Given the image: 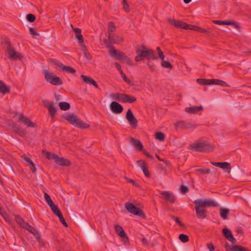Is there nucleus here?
Instances as JSON below:
<instances>
[{
  "label": "nucleus",
  "instance_id": "1",
  "mask_svg": "<svg viewBox=\"0 0 251 251\" xmlns=\"http://www.w3.org/2000/svg\"><path fill=\"white\" fill-rule=\"evenodd\" d=\"M136 53L137 55L135 58V60L136 62L143 61L145 58L148 60H156L157 59L154 50L151 49H148L144 45L137 49Z\"/></svg>",
  "mask_w": 251,
  "mask_h": 251
},
{
  "label": "nucleus",
  "instance_id": "2",
  "mask_svg": "<svg viewBox=\"0 0 251 251\" xmlns=\"http://www.w3.org/2000/svg\"><path fill=\"white\" fill-rule=\"evenodd\" d=\"M214 146L203 138L197 140L190 145V149L198 152H211L214 150Z\"/></svg>",
  "mask_w": 251,
  "mask_h": 251
},
{
  "label": "nucleus",
  "instance_id": "3",
  "mask_svg": "<svg viewBox=\"0 0 251 251\" xmlns=\"http://www.w3.org/2000/svg\"><path fill=\"white\" fill-rule=\"evenodd\" d=\"M62 117L75 126L82 129L88 128L90 127L89 124L81 121L73 113H66Z\"/></svg>",
  "mask_w": 251,
  "mask_h": 251
},
{
  "label": "nucleus",
  "instance_id": "4",
  "mask_svg": "<svg viewBox=\"0 0 251 251\" xmlns=\"http://www.w3.org/2000/svg\"><path fill=\"white\" fill-rule=\"evenodd\" d=\"M43 73L45 75V78L48 83L55 86L61 85L63 84L61 79L52 73H50L47 70H44Z\"/></svg>",
  "mask_w": 251,
  "mask_h": 251
},
{
  "label": "nucleus",
  "instance_id": "5",
  "mask_svg": "<svg viewBox=\"0 0 251 251\" xmlns=\"http://www.w3.org/2000/svg\"><path fill=\"white\" fill-rule=\"evenodd\" d=\"M4 42L6 45V50L9 55V58L11 60L20 59L23 58V56L20 53L17 52L16 50L11 46L9 39L7 38H4Z\"/></svg>",
  "mask_w": 251,
  "mask_h": 251
},
{
  "label": "nucleus",
  "instance_id": "6",
  "mask_svg": "<svg viewBox=\"0 0 251 251\" xmlns=\"http://www.w3.org/2000/svg\"><path fill=\"white\" fill-rule=\"evenodd\" d=\"M194 203L195 207L203 208L206 207H217L218 203L211 199H205L204 201L201 199H197L194 201Z\"/></svg>",
  "mask_w": 251,
  "mask_h": 251
},
{
  "label": "nucleus",
  "instance_id": "7",
  "mask_svg": "<svg viewBox=\"0 0 251 251\" xmlns=\"http://www.w3.org/2000/svg\"><path fill=\"white\" fill-rule=\"evenodd\" d=\"M123 41V38L116 34H112L110 36H108V39H104L103 42L107 44L106 47L107 48H111L110 50L114 49V47L112 46V44H120Z\"/></svg>",
  "mask_w": 251,
  "mask_h": 251
},
{
  "label": "nucleus",
  "instance_id": "8",
  "mask_svg": "<svg viewBox=\"0 0 251 251\" xmlns=\"http://www.w3.org/2000/svg\"><path fill=\"white\" fill-rule=\"evenodd\" d=\"M125 207L129 213L143 218H146V215L143 211L139 208L136 207L133 204L127 202L125 203Z\"/></svg>",
  "mask_w": 251,
  "mask_h": 251
},
{
  "label": "nucleus",
  "instance_id": "9",
  "mask_svg": "<svg viewBox=\"0 0 251 251\" xmlns=\"http://www.w3.org/2000/svg\"><path fill=\"white\" fill-rule=\"evenodd\" d=\"M49 62L50 63L54 65L56 67L60 68V70L65 73L73 74L76 72L75 69L70 66L64 65L59 60L54 59H50L49 60Z\"/></svg>",
  "mask_w": 251,
  "mask_h": 251
},
{
  "label": "nucleus",
  "instance_id": "10",
  "mask_svg": "<svg viewBox=\"0 0 251 251\" xmlns=\"http://www.w3.org/2000/svg\"><path fill=\"white\" fill-rule=\"evenodd\" d=\"M109 52L111 56L115 57L118 60L123 61L130 65H132L130 58L123 52L112 49L109 50Z\"/></svg>",
  "mask_w": 251,
  "mask_h": 251
},
{
  "label": "nucleus",
  "instance_id": "11",
  "mask_svg": "<svg viewBox=\"0 0 251 251\" xmlns=\"http://www.w3.org/2000/svg\"><path fill=\"white\" fill-rule=\"evenodd\" d=\"M126 118L131 126L133 128L137 127L138 121L130 109H128Z\"/></svg>",
  "mask_w": 251,
  "mask_h": 251
},
{
  "label": "nucleus",
  "instance_id": "12",
  "mask_svg": "<svg viewBox=\"0 0 251 251\" xmlns=\"http://www.w3.org/2000/svg\"><path fill=\"white\" fill-rule=\"evenodd\" d=\"M114 228L116 232L118 234V235L122 238L123 241L125 243H126L128 242L129 239L127 236L126 233L125 232L124 230L123 229L122 226L119 225H115Z\"/></svg>",
  "mask_w": 251,
  "mask_h": 251
},
{
  "label": "nucleus",
  "instance_id": "13",
  "mask_svg": "<svg viewBox=\"0 0 251 251\" xmlns=\"http://www.w3.org/2000/svg\"><path fill=\"white\" fill-rule=\"evenodd\" d=\"M174 126L176 129L179 128L183 129H190L195 128L196 127L195 125H193L190 122H186L184 121L177 122L174 124Z\"/></svg>",
  "mask_w": 251,
  "mask_h": 251
},
{
  "label": "nucleus",
  "instance_id": "14",
  "mask_svg": "<svg viewBox=\"0 0 251 251\" xmlns=\"http://www.w3.org/2000/svg\"><path fill=\"white\" fill-rule=\"evenodd\" d=\"M18 122L23 123L29 127H33L35 126V124L33 123L27 117L23 114H18Z\"/></svg>",
  "mask_w": 251,
  "mask_h": 251
},
{
  "label": "nucleus",
  "instance_id": "15",
  "mask_svg": "<svg viewBox=\"0 0 251 251\" xmlns=\"http://www.w3.org/2000/svg\"><path fill=\"white\" fill-rule=\"evenodd\" d=\"M226 251H250L248 248L239 245H230L228 243L225 245Z\"/></svg>",
  "mask_w": 251,
  "mask_h": 251
},
{
  "label": "nucleus",
  "instance_id": "16",
  "mask_svg": "<svg viewBox=\"0 0 251 251\" xmlns=\"http://www.w3.org/2000/svg\"><path fill=\"white\" fill-rule=\"evenodd\" d=\"M211 163L216 167L224 169L225 172L229 174L231 172V166L229 163L227 162H211Z\"/></svg>",
  "mask_w": 251,
  "mask_h": 251
},
{
  "label": "nucleus",
  "instance_id": "17",
  "mask_svg": "<svg viewBox=\"0 0 251 251\" xmlns=\"http://www.w3.org/2000/svg\"><path fill=\"white\" fill-rule=\"evenodd\" d=\"M167 21L169 23L177 28L184 29V26H185L186 23L182 21L176 20L174 19L169 18L167 19Z\"/></svg>",
  "mask_w": 251,
  "mask_h": 251
},
{
  "label": "nucleus",
  "instance_id": "18",
  "mask_svg": "<svg viewBox=\"0 0 251 251\" xmlns=\"http://www.w3.org/2000/svg\"><path fill=\"white\" fill-rule=\"evenodd\" d=\"M110 108L111 111L116 114L121 113L123 111V106L115 101H112L110 105Z\"/></svg>",
  "mask_w": 251,
  "mask_h": 251
},
{
  "label": "nucleus",
  "instance_id": "19",
  "mask_svg": "<svg viewBox=\"0 0 251 251\" xmlns=\"http://www.w3.org/2000/svg\"><path fill=\"white\" fill-rule=\"evenodd\" d=\"M223 233L225 237L231 242L232 244H235L236 242V239L234 237L231 231L227 228L223 229Z\"/></svg>",
  "mask_w": 251,
  "mask_h": 251
},
{
  "label": "nucleus",
  "instance_id": "20",
  "mask_svg": "<svg viewBox=\"0 0 251 251\" xmlns=\"http://www.w3.org/2000/svg\"><path fill=\"white\" fill-rule=\"evenodd\" d=\"M161 194L164 200L167 201L171 203H174L175 202V196L171 192L169 191H162Z\"/></svg>",
  "mask_w": 251,
  "mask_h": 251
},
{
  "label": "nucleus",
  "instance_id": "21",
  "mask_svg": "<svg viewBox=\"0 0 251 251\" xmlns=\"http://www.w3.org/2000/svg\"><path fill=\"white\" fill-rule=\"evenodd\" d=\"M44 104L45 107L48 109L50 117L53 118L56 114L57 111L53 103L50 101H46Z\"/></svg>",
  "mask_w": 251,
  "mask_h": 251
},
{
  "label": "nucleus",
  "instance_id": "22",
  "mask_svg": "<svg viewBox=\"0 0 251 251\" xmlns=\"http://www.w3.org/2000/svg\"><path fill=\"white\" fill-rule=\"evenodd\" d=\"M138 165L142 168L145 176L149 178L151 176L150 173L148 170V166L144 161L139 160L137 161Z\"/></svg>",
  "mask_w": 251,
  "mask_h": 251
},
{
  "label": "nucleus",
  "instance_id": "23",
  "mask_svg": "<svg viewBox=\"0 0 251 251\" xmlns=\"http://www.w3.org/2000/svg\"><path fill=\"white\" fill-rule=\"evenodd\" d=\"M55 162L60 166H68L71 165V162L68 159L59 157L58 155L56 156Z\"/></svg>",
  "mask_w": 251,
  "mask_h": 251
},
{
  "label": "nucleus",
  "instance_id": "24",
  "mask_svg": "<svg viewBox=\"0 0 251 251\" xmlns=\"http://www.w3.org/2000/svg\"><path fill=\"white\" fill-rule=\"evenodd\" d=\"M196 216L198 218L204 219L207 216V211L203 209L195 207Z\"/></svg>",
  "mask_w": 251,
  "mask_h": 251
},
{
  "label": "nucleus",
  "instance_id": "25",
  "mask_svg": "<svg viewBox=\"0 0 251 251\" xmlns=\"http://www.w3.org/2000/svg\"><path fill=\"white\" fill-rule=\"evenodd\" d=\"M130 142L134 146L135 149L139 151L143 150V145L140 140L131 137L130 138Z\"/></svg>",
  "mask_w": 251,
  "mask_h": 251
},
{
  "label": "nucleus",
  "instance_id": "26",
  "mask_svg": "<svg viewBox=\"0 0 251 251\" xmlns=\"http://www.w3.org/2000/svg\"><path fill=\"white\" fill-rule=\"evenodd\" d=\"M136 101V98L134 96H130L128 94H123L122 102L133 103Z\"/></svg>",
  "mask_w": 251,
  "mask_h": 251
},
{
  "label": "nucleus",
  "instance_id": "27",
  "mask_svg": "<svg viewBox=\"0 0 251 251\" xmlns=\"http://www.w3.org/2000/svg\"><path fill=\"white\" fill-rule=\"evenodd\" d=\"M115 65L116 67L117 68V69L118 70V71L120 72V74L121 75L122 77L123 78V79L124 80V81H125L128 84H131V80L129 79H128L126 77V75L124 73L123 70L121 69V66L120 64H119L118 63L116 62V63H115Z\"/></svg>",
  "mask_w": 251,
  "mask_h": 251
},
{
  "label": "nucleus",
  "instance_id": "28",
  "mask_svg": "<svg viewBox=\"0 0 251 251\" xmlns=\"http://www.w3.org/2000/svg\"><path fill=\"white\" fill-rule=\"evenodd\" d=\"M203 109L202 106H192L190 107H187L185 109V111L188 113L195 114L198 111H201Z\"/></svg>",
  "mask_w": 251,
  "mask_h": 251
},
{
  "label": "nucleus",
  "instance_id": "29",
  "mask_svg": "<svg viewBox=\"0 0 251 251\" xmlns=\"http://www.w3.org/2000/svg\"><path fill=\"white\" fill-rule=\"evenodd\" d=\"M0 92L2 94H6L9 93L10 89L9 87L7 86L1 80H0Z\"/></svg>",
  "mask_w": 251,
  "mask_h": 251
},
{
  "label": "nucleus",
  "instance_id": "30",
  "mask_svg": "<svg viewBox=\"0 0 251 251\" xmlns=\"http://www.w3.org/2000/svg\"><path fill=\"white\" fill-rule=\"evenodd\" d=\"M74 30L75 33V37L77 38L79 43H83L84 41L83 37L81 34V30L79 28H75Z\"/></svg>",
  "mask_w": 251,
  "mask_h": 251
},
{
  "label": "nucleus",
  "instance_id": "31",
  "mask_svg": "<svg viewBox=\"0 0 251 251\" xmlns=\"http://www.w3.org/2000/svg\"><path fill=\"white\" fill-rule=\"evenodd\" d=\"M212 84L219 85L224 87L228 86V85L224 81L217 79H211V85Z\"/></svg>",
  "mask_w": 251,
  "mask_h": 251
},
{
  "label": "nucleus",
  "instance_id": "32",
  "mask_svg": "<svg viewBox=\"0 0 251 251\" xmlns=\"http://www.w3.org/2000/svg\"><path fill=\"white\" fill-rule=\"evenodd\" d=\"M123 94L122 93H111L110 94V97L114 100H118L122 102Z\"/></svg>",
  "mask_w": 251,
  "mask_h": 251
},
{
  "label": "nucleus",
  "instance_id": "33",
  "mask_svg": "<svg viewBox=\"0 0 251 251\" xmlns=\"http://www.w3.org/2000/svg\"><path fill=\"white\" fill-rule=\"evenodd\" d=\"M13 128L15 130V132L17 133L21 136H24L25 135V132L24 129L20 127L19 126H17L16 125H14L12 126Z\"/></svg>",
  "mask_w": 251,
  "mask_h": 251
},
{
  "label": "nucleus",
  "instance_id": "34",
  "mask_svg": "<svg viewBox=\"0 0 251 251\" xmlns=\"http://www.w3.org/2000/svg\"><path fill=\"white\" fill-rule=\"evenodd\" d=\"M44 154L46 156V158L49 160H53L54 161L56 160L57 154L54 153L48 152L45 151H43Z\"/></svg>",
  "mask_w": 251,
  "mask_h": 251
},
{
  "label": "nucleus",
  "instance_id": "35",
  "mask_svg": "<svg viewBox=\"0 0 251 251\" xmlns=\"http://www.w3.org/2000/svg\"><path fill=\"white\" fill-rule=\"evenodd\" d=\"M229 213V210L227 208H221L220 209V216L224 220L227 218Z\"/></svg>",
  "mask_w": 251,
  "mask_h": 251
},
{
  "label": "nucleus",
  "instance_id": "36",
  "mask_svg": "<svg viewBox=\"0 0 251 251\" xmlns=\"http://www.w3.org/2000/svg\"><path fill=\"white\" fill-rule=\"evenodd\" d=\"M197 82L201 85H211V79H206L203 78H198L197 79Z\"/></svg>",
  "mask_w": 251,
  "mask_h": 251
},
{
  "label": "nucleus",
  "instance_id": "37",
  "mask_svg": "<svg viewBox=\"0 0 251 251\" xmlns=\"http://www.w3.org/2000/svg\"><path fill=\"white\" fill-rule=\"evenodd\" d=\"M116 29V27L114 23L112 22H109L108 27V36H110V35H112V32L115 31Z\"/></svg>",
  "mask_w": 251,
  "mask_h": 251
},
{
  "label": "nucleus",
  "instance_id": "38",
  "mask_svg": "<svg viewBox=\"0 0 251 251\" xmlns=\"http://www.w3.org/2000/svg\"><path fill=\"white\" fill-rule=\"evenodd\" d=\"M59 106L61 110L66 111L70 108V105L67 102H60L59 103Z\"/></svg>",
  "mask_w": 251,
  "mask_h": 251
},
{
  "label": "nucleus",
  "instance_id": "39",
  "mask_svg": "<svg viewBox=\"0 0 251 251\" xmlns=\"http://www.w3.org/2000/svg\"><path fill=\"white\" fill-rule=\"evenodd\" d=\"M44 198L48 204L49 205L50 207H51V206L52 207V206L55 205L53 201L51 200L50 195L47 193H45Z\"/></svg>",
  "mask_w": 251,
  "mask_h": 251
},
{
  "label": "nucleus",
  "instance_id": "40",
  "mask_svg": "<svg viewBox=\"0 0 251 251\" xmlns=\"http://www.w3.org/2000/svg\"><path fill=\"white\" fill-rule=\"evenodd\" d=\"M50 208L52 211L53 214L57 217L59 216L60 215L62 214L60 209L55 205H54L53 206H52V207L51 206Z\"/></svg>",
  "mask_w": 251,
  "mask_h": 251
},
{
  "label": "nucleus",
  "instance_id": "41",
  "mask_svg": "<svg viewBox=\"0 0 251 251\" xmlns=\"http://www.w3.org/2000/svg\"><path fill=\"white\" fill-rule=\"evenodd\" d=\"M122 5L124 10L126 13H129L130 11L129 5L127 3V0H122Z\"/></svg>",
  "mask_w": 251,
  "mask_h": 251
},
{
  "label": "nucleus",
  "instance_id": "42",
  "mask_svg": "<svg viewBox=\"0 0 251 251\" xmlns=\"http://www.w3.org/2000/svg\"><path fill=\"white\" fill-rule=\"evenodd\" d=\"M165 134L161 132H157L155 134V138L160 141H163L165 140Z\"/></svg>",
  "mask_w": 251,
  "mask_h": 251
},
{
  "label": "nucleus",
  "instance_id": "43",
  "mask_svg": "<svg viewBox=\"0 0 251 251\" xmlns=\"http://www.w3.org/2000/svg\"><path fill=\"white\" fill-rule=\"evenodd\" d=\"M183 27H184V29H190V30H193L197 31L199 29V26H198L192 25H189L186 23L185 26H184Z\"/></svg>",
  "mask_w": 251,
  "mask_h": 251
},
{
  "label": "nucleus",
  "instance_id": "44",
  "mask_svg": "<svg viewBox=\"0 0 251 251\" xmlns=\"http://www.w3.org/2000/svg\"><path fill=\"white\" fill-rule=\"evenodd\" d=\"M196 171L200 173L201 175H205L211 172V170L209 169H197Z\"/></svg>",
  "mask_w": 251,
  "mask_h": 251
},
{
  "label": "nucleus",
  "instance_id": "45",
  "mask_svg": "<svg viewBox=\"0 0 251 251\" xmlns=\"http://www.w3.org/2000/svg\"><path fill=\"white\" fill-rule=\"evenodd\" d=\"M179 240L183 243H186L189 241V237L184 234H181L179 235Z\"/></svg>",
  "mask_w": 251,
  "mask_h": 251
},
{
  "label": "nucleus",
  "instance_id": "46",
  "mask_svg": "<svg viewBox=\"0 0 251 251\" xmlns=\"http://www.w3.org/2000/svg\"><path fill=\"white\" fill-rule=\"evenodd\" d=\"M15 220L16 222L20 225L21 226H22L24 225V223H25V221L20 216H15Z\"/></svg>",
  "mask_w": 251,
  "mask_h": 251
},
{
  "label": "nucleus",
  "instance_id": "47",
  "mask_svg": "<svg viewBox=\"0 0 251 251\" xmlns=\"http://www.w3.org/2000/svg\"><path fill=\"white\" fill-rule=\"evenodd\" d=\"M162 62L161 63V65L163 67L165 68H168V69H172L173 66L168 61H165L164 60H162Z\"/></svg>",
  "mask_w": 251,
  "mask_h": 251
},
{
  "label": "nucleus",
  "instance_id": "48",
  "mask_svg": "<svg viewBox=\"0 0 251 251\" xmlns=\"http://www.w3.org/2000/svg\"><path fill=\"white\" fill-rule=\"evenodd\" d=\"M240 173V169L238 167L235 168L231 171L232 177L235 178L238 177Z\"/></svg>",
  "mask_w": 251,
  "mask_h": 251
},
{
  "label": "nucleus",
  "instance_id": "49",
  "mask_svg": "<svg viewBox=\"0 0 251 251\" xmlns=\"http://www.w3.org/2000/svg\"><path fill=\"white\" fill-rule=\"evenodd\" d=\"M26 19L27 20V21L33 23L36 20V17L35 15L32 14H28L26 16Z\"/></svg>",
  "mask_w": 251,
  "mask_h": 251
},
{
  "label": "nucleus",
  "instance_id": "50",
  "mask_svg": "<svg viewBox=\"0 0 251 251\" xmlns=\"http://www.w3.org/2000/svg\"><path fill=\"white\" fill-rule=\"evenodd\" d=\"M80 78L84 82L89 84L90 83V81L92 79V78L88 77L86 75H80Z\"/></svg>",
  "mask_w": 251,
  "mask_h": 251
},
{
  "label": "nucleus",
  "instance_id": "51",
  "mask_svg": "<svg viewBox=\"0 0 251 251\" xmlns=\"http://www.w3.org/2000/svg\"><path fill=\"white\" fill-rule=\"evenodd\" d=\"M156 50L157 51L158 57L161 59L164 60L165 58V56L163 51L161 50L160 47H157Z\"/></svg>",
  "mask_w": 251,
  "mask_h": 251
},
{
  "label": "nucleus",
  "instance_id": "52",
  "mask_svg": "<svg viewBox=\"0 0 251 251\" xmlns=\"http://www.w3.org/2000/svg\"><path fill=\"white\" fill-rule=\"evenodd\" d=\"M58 217L59 219L60 222L63 224V225L66 227H67L68 225H67V223L66 222L65 219L63 217V214H62Z\"/></svg>",
  "mask_w": 251,
  "mask_h": 251
},
{
  "label": "nucleus",
  "instance_id": "53",
  "mask_svg": "<svg viewBox=\"0 0 251 251\" xmlns=\"http://www.w3.org/2000/svg\"><path fill=\"white\" fill-rule=\"evenodd\" d=\"M224 25H234L237 29L239 28V26L235 23L230 21H224Z\"/></svg>",
  "mask_w": 251,
  "mask_h": 251
},
{
  "label": "nucleus",
  "instance_id": "54",
  "mask_svg": "<svg viewBox=\"0 0 251 251\" xmlns=\"http://www.w3.org/2000/svg\"><path fill=\"white\" fill-rule=\"evenodd\" d=\"M171 218L173 219H174L175 221V222L180 226H183V225L180 221V219L178 217H175V216L173 215H171Z\"/></svg>",
  "mask_w": 251,
  "mask_h": 251
},
{
  "label": "nucleus",
  "instance_id": "55",
  "mask_svg": "<svg viewBox=\"0 0 251 251\" xmlns=\"http://www.w3.org/2000/svg\"><path fill=\"white\" fill-rule=\"evenodd\" d=\"M22 158L24 160H25L29 165L31 164L33 162L32 160L29 157H27L25 155H23L22 156Z\"/></svg>",
  "mask_w": 251,
  "mask_h": 251
},
{
  "label": "nucleus",
  "instance_id": "56",
  "mask_svg": "<svg viewBox=\"0 0 251 251\" xmlns=\"http://www.w3.org/2000/svg\"><path fill=\"white\" fill-rule=\"evenodd\" d=\"M180 190L182 193L186 194L189 192L188 188L185 185H181L180 187Z\"/></svg>",
  "mask_w": 251,
  "mask_h": 251
},
{
  "label": "nucleus",
  "instance_id": "57",
  "mask_svg": "<svg viewBox=\"0 0 251 251\" xmlns=\"http://www.w3.org/2000/svg\"><path fill=\"white\" fill-rule=\"evenodd\" d=\"M206 246H207V248L209 249V251H215V247L212 243H208L206 245Z\"/></svg>",
  "mask_w": 251,
  "mask_h": 251
},
{
  "label": "nucleus",
  "instance_id": "58",
  "mask_svg": "<svg viewBox=\"0 0 251 251\" xmlns=\"http://www.w3.org/2000/svg\"><path fill=\"white\" fill-rule=\"evenodd\" d=\"M84 56L88 60H90L92 59V56L88 50L84 52Z\"/></svg>",
  "mask_w": 251,
  "mask_h": 251
},
{
  "label": "nucleus",
  "instance_id": "59",
  "mask_svg": "<svg viewBox=\"0 0 251 251\" xmlns=\"http://www.w3.org/2000/svg\"><path fill=\"white\" fill-rule=\"evenodd\" d=\"M143 153L148 158L151 159H154V157L153 156L151 155L149 152H148L146 150H143Z\"/></svg>",
  "mask_w": 251,
  "mask_h": 251
},
{
  "label": "nucleus",
  "instance_id": "60",
  "mask_svg": "<svg viewBox=\"0 0 251 251\" xmlns=\"http://www.w3.org/2000/svg\"><path fill=\"white\" fill-rule=\"evenodd\" d=\"M198 31H199L200 32H201V33H206V34H209L210 32L208 30L202 28L200 26H199V29H198Z\"/></svg>",
  "mask_w": 251,
  "mask_h": 251
},
{
  "label": "nucleus",
  "instance_id": "61",
  "mask_svg": "<svg viewBox=\"0 0 251 251\" xmlns=\"http://www.w3.org/2000/svg\"><path fill=\"white\" fill-rule=\"evenodd\" d=\"M33 235L35 236L36 239L38 242H40L41 241V236H40V234H39L38 231H37V232L35 233Z\"/></svg>",
  "mask_w": 251,
  "mask_h": 251
},
{
  "label": "nucleus",
  "instance_id": "62",
  "mask_svg": "<svg viewBox=\"0 0 251 251\" xmlns=\"http://www.w3.org/2000/svg\"><path fill=\"white\" fill-rule=\"evenodd\" d=\"M29 33L32 35H38L39 34L37 33L32 27H30L29 28Z\"/></svg>",
  "mask_w": 251,
  "mask_h": 251
},
{
  "label": "nucleus",
  "instance_id": "63",
  "mask_svg": "<svg viewBox=\"0 0 251 251\" xmlns=\"http://www.w3.org/2000/svg\"><path fill=\"white\" fill-rule=\"evenodd\" d=\"M126 179L127 180V181L128 182H130L131 184H132V185L133 186H138V185L137 184V183H136V182L134 180H133L132 179H130V178H128L127 177H126Z\"/></svg>",
  "mask_w": 251,
  "mask_h": 251
},
{
  "label": "nucleus",
  "instance_id": "64",
  "mask_svg": "<svg viewBox=\"0 0 251 251\" xmlns=\"http://www.w3.org/2000/svg\"><path fill=\"white\" fill-rule=\"evenodd\" d=\"M89 84H91V85H92L93 86H94L95 88H99V86L97 83V82H96V81L93 79V78L92 79V80H91L90 81V83Z\"/></svg>",
  "mask_w": 251,
  "mask_h": 251
}]
</instances>
